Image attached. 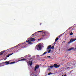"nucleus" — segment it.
<instances>
[{
	"label": "nucleus",
	"mask_w": 76,
	"mask_h": 76,
	"mask_svg": "<svg viewBox=\"0 0 76 76\" xmlns=\"http://www.w3.org/2000/svg\"><path fill=\"white\" fill-rule=\"evenodd\" d=\"M10 61H6L5 62H3V63H4V64H6L7 65L8 64H14V63H16V62L14 61L10 63Z\"/></svg>",
	"instance_id": "f03ea898"
},
{
	"label": "nucleus",
	"mask_w": 76,
	"mask_h": 76,
	"mask_svg": "<svg viewBox=\"0 0 76 76\" xmlns=\"http://www.w3.org/2000/svg\"><path fill=\"white\" fill-rule=\"evenodd\" d=\"M51 45L49 46L48 47V48H47V50H49V49H51Z\"/></svg>",
	"instance_id": "9b49d317"
},
{
	"label": "nucleus",
	"mask_w": 76,
	"mask_h": 76,
	"mask_svg": "<svg viewBox=\"0 0 76 76\" xmlns=\"http://www.w3.org/2000/svg\"><path fill=\"white\" fill-rule=\"evenodd\" d=\"M54 44H56V42H54Z\"/></svg>",
	"instance_id": "cd10ccee"
},
{
	"label": "nucleus",
	"mask_w": 76,
	"mask_h": 76,
	"mask_svg": "<svg viewBox=\"0 0 76 76\" xmlns=\"http://www.w3.org/2000/svg\"><path fill=\"white\" fill-rule=\"evenodd\" d=\"M43 31H38L37 32H43Z\"/></svg>",
	"instance_id": "a211bd4d"
},
{
	"label": "nucleus",
	"mask_w": 76,
	"mask_h": 76,
	"mask_svg": "<svg viewBox=\"0 0 76 76\" xmlns=\"http://www.w3.org/2000/svg\"><path fill=\"white\" fill-rule=\"evenodd\" d=\"M26 60V59L23 58L19 60V61H25V60Z\"/></svg>",
	"instance_id": "4468645a"
},
{
	"label": "nucleus",
	"mask_w": 76,
	"mask_h": 76,
	"mask_svg": "<svg viewBox=\"0 0 76 76\" xmlns=\"http://www.w3.org/2000/svg\"><path fill=\"white\" fill-rule=\"evenodd\" d=\"M74 48V47H72L70 49H69L68 50V51H71V50H72Z\"/></svg>",
	"instance_id": "f8f14e48"
},
{
	"label": "nucleus",
	"mask_w": 76,
	"mask_h": 76,
	"mask_svg": "<svg viewBox=\"0 0 76 76\" xmlns=\"http://www.w3.org/2000/svg\"><path fill=\"white\" fill-rule=\"evenodd\" d=\"M58 37H57L56 39H55V42H57V40H58Z\"/></svg>",
	"instance_id": "2eb2a0df"
},
{
	"label": "nucleus",
	"mask_w": 76,
	"mask_h": 76,
	"mask_svg": "<svg viewBox=\"0 0 76 76\" xmlns=\"http://www.w3.org/2000/svg\"><path fill=\"white\" fill-rule=\"evenodd\" d=\"M39 65H36L34 68V72H36L37 69H39Z\"/></svg>",
	"instance_id": "39448f33"
},
{
	"label": "nucleus",
	"mask_w": 76,
	"mask_h": 76,
	"mask_svg": "<svg viewBox=\"0 0 76 76\" xmlns=\"http://www.w3.org/2000/svg\"><path fill=\"white\" fill-rule=\"evenodd\" d=\"M37 32L35 33L34 34H32V35H33V36L34 35V34H37Z\"/></svg>",
	"instance_id": "4be33fe9"
},
{
	"label": "nucleus",
	"mask_w": 76,
	"mask_h": 76,
	"mask_svg": "<svg viewBox=\"0 0 76 76\" xmlns=\"http://www.w3.org/2000/svg\"><path fill=\"white\" fill-rule=\"evenodd\" d=\"M57 64H54L53 67L55 68H58V67H60V65H57Z\"/></svg>",
	"instance_id": "6e6552de"
},
{
	"label": "nucleus",
	"mask_w": 76,
	"mask_h": 76,
	"mask_svg": "<svg viewBox=\"0 0 76 76\" xmlns=\"http://www.w3.org/2000/svg\"><path fill=\"white\" fill-rule=\"evenodd\" d=\"M13 54V53L9 54L7 56V57H9V56H12V54Z\"/></svg>",
	"instance_id": "ddd939ff"
},
{
	"label": "nucleus",
	"mask_w": 76,
	"mask_h": 76,
	"mask_svg": "<svg viewBox=\"0 0 76 76\" xmlns=\"http://www.w3.org/2000/svg\"><path fill=\"white\" fill-rule=\"evenodd\" d=\"M47 57L48 58H50V57H51V56H47Z\"/></svg>",
	"instance_id": "412c9836"
},
{
	"label": "nucleus",
	"mask_w": 76,
	"mask_h": 76,
	"mask_svg": "<svg viewBox=\"0 0 76 76\" xmlns=\"http://www.w3.org/2000/svg\"><path fill=\"white\" fill-rule=\"evenodd\" d=\"M35 48H36L38 51H39V50H41V46L39 45H37L35 47Z\"/></svg>",
	"instance_id": "7ed1b4c3"
},
{
	"label": "nucleus",
	"mask_w": 76,
	"mask_h": 76,
	"mask_svg": "<svg viewBox=\"0 0 76 76\" xmlns=\"http://www.w3.org/2000/svg\"><path fill=\"white\" fill-rule=\"evenodd\" d=\"M49 67H50V68H53V66H48Z\"/></svg>",
	"instance_id": "f3484780"
},
{
	"label": "nucleus",
	"mask_w": 76,
	"mask_h": 76,
	"mask_svg": "<svg viewBox=\"0 0 76 76\" xmlns=\"http://www.w3.org/2000/svg\"><path fill=\"white\" fill-rule=\"evenodd\" d=\"M54 46L51 47L50 49H54Z\"/></svg>",
	"instance_id": "dca6fc26"
},
{
	"label": "nucleus",
	"mask_w": 76,
	"mask_h": 76,
	"mask_svg": "<svg viewBox=\"0 0 76 76\" xmlns=\"http://www.w3.org/2000/svg\"><path fill=\"white\" fill-rule=\"evenodd\" d=\"M69 29H72V27H70V28H69Z\"/></svg>",
	"instance_id": "bb28decb"
},
{
	"label": "nucleus",
	"mask_w": 76,
	"mask_h": 76,
	"mask_svg": "<svg viewBox=\"0 0 76 76\" xmlns=\"http://www.w3.org/2000/svg\"><path fill=\"white\" fill-rule=\"evenodd\" d=\"M34 57H35V56H34Z\"/></svg>",
	"instance_id": "72a5a7b5"
},
{
	"label": "nucleus",
	"mask_w": 76,
	"mask_h": 76,
	"mask_svg": "<svg viewBox=\"0 0 76 76\" xmlns=\"http://www.w3.org/2000/svg\"><path fill=\"white\" fill-rule=\"evenodd\" d=\"M32 61H33L31 60V61H29L28 62V64H30V66H32Z\"/></svg>",
	"instance_id": "1a4fd4ad"
},
{
	"label": "nucleus",
	"mask_w": 76,
	"mask_h": 76,
	"mask_svg": "<svg viewBox=\"0 0 76 76\" xmlns=\"http://www.w3.org/2000/svg\"><path fill=\"white\" fill-rule=\"evenodd\" d=\"M50 68H49L48 69V70H50Z\"/></svg>",
	"instance_id": "5701e85b"
},
{
	"label": "nucleus",
	"mask_w": 76,
	"mask_h": 76,
	"mask_svg": "<svg viewBox=\"0 0 76 76\" xmlns=\"http://www.w3.org/2000/svg\"><path fill=\"white\" fill-rule=\"evenodd\" d=\"M50 73H51L50 72Z\"/></svg>",
	"instance_id": "f704fd0d"
},
{
	"label": "nucleus",
	"mask_w": 76,
	"mask_h": 76,
	"mask_svg": "<svg viewBox=\"0 0 76 76\" xmlns=\"http://www.w3.org/2000/svg\"><path fill=\"white\" fill-rule=\"evenodd\" d=\"M60 37H61V35H60Z\"/></svg>",
	"instance_id": "473e14b6"
},
{
	"label": "nucleus",
	"mask_w": 76,
	"mask_h": 76,
	"mask_svg": "<svg viewBox=\"0 0 76 76\" xmlns=\"http://www.w3.org/2000/svg\"><path fill=\"white\" fill-rule=\"evenodd\" d=\"M51 75V74L48 73V75Z\"/></svg>",
	"instance_id": "393cba45"
},
{
	"label": "nucleus",
	"mask_w": 76,
	"mask_h": 76,
	"mask_svg": "<svg viewBox=\"0 0 76 76\" xmlns=\"http://www.w3.org/2000/svg\"><path fill=\"white\" fill-rule=\"evenodd\" d=\"M60 35H61V34L58 36V37H60Z\"/></svg>",
	"instance_id": "b1692460"
},
{
	"label": "nucleus",
	"mask_w": 76,
	"mask_h": 76,
	"mask_svg": "<svg viewBox=\"0 0 76 76\" xmlns=\"http://www.w3.org/2000/svg\"><path fill=\"white\" fill-rule=\"evenodd\" d=\"M5 52H6V50H4L3 51L1 52V53H0V55H2L3 53H5Z\"/></svg>",
	"instance_id": "9d476101"
},
{
	"label": "nucleus",
	"mask_w": 76,
	"mask_h": 76,
	"mask_svg": "<svg viewBox=\"0 0 76 76\" xmlns=\"http://www.w3.org/2000/svg\"><path fill=\"white\" fill-rule=\"evenodd\" d=\"M42 25V23H40V25Z\"/></svg>",
	"instance_id": "a878e982"
},
{
	"label": "nucleus",
	"mask_w": 76,
	"mask_h": 76,
	"mask_svg": "<svg viewBox=\"0 0 76 76\" xmlns=\"http://www.w3.org/2000/svg\"><path fill=\"white\" fill-rule=\"evenodd\" d=\"M30 39V40L26 41V42H24V43L23 44L24 45V47L26 46V45H28V44H32L33 43H32V41H35V39L34 38H28V39Z\"/></svg>",
	"instance_id": "f257e3e1"
},
{
	"label": "nucleus",
	"mask_w": 76,
	"mask_h": 76,
	"mask_svg": "<svg viewBox=\"0 0 76 76\" xmlns=\"http://www.w3.org/2000/svg\"><path fill=\"white\" fill-rule=\"evenodd\" d=\"M70 35H73V33L72 32H71L70 33Z\"/></svg>",
	"instance_id": "6ab92c4d"
},
{
	"label": "nucleus",
	"mask_w": 76,
	"mask_h": 76,
	"mask_svg": "<svg viewBox=\"0 0 76 76\" xmlns=\"http://www.w3.org/2000/svg\"><path fill=\"white\" fill-rule=\"evenodd\" d=\"M42 32L44 34H45L44 35H42V37H45V36H46V35L48 34V33L46 31L43 32Z\"/></svg>",
	"instance_id": "0eeeda50"
},
{
	"label": "nucleus",
	"mask_w": 76,
	"mask_h": 76,
	"mask_svg": "<svg viewBox=\"0 0 76 76\" xmlns=\"http://www.w3.org/2000/svg\"><path fill=\"white\" fill-rule=\"evenodd\" d=\"M67 76V75H66H66H65L64 76Z\"/></svg>",
	"instance_id": "c85d7f7f"
},
{
	"label": "nucleus",
	"mask_w": 76,
	"mask_h": 76,
	"mask_svg": "<svg viewBox=\"0 0 76 76\" xmlns=\"http://www.w3.org/2000/svg\"><path fill=\"white\" fill-rule=\"evenodd\" d=\"M76 39H75L73 40V39H71L70 40L69 42L68 43V44H70L71 42H73L74 41H76Z\"/></svg>",
	"instance_id": "423d86ee"
},
{
	"label": "nucleus",
	"mask_w": 76,
	"mask_h": 76,
	"mask_svg": "<svg viewBox=\"0 0 76 76\" xmlns=\"http://www.w3.org/2000/svg\"><path fill=\"white\" fill-rule=\"evenodd\" d=\"M38 41H39V39H38Z\"/></svg>",
	"instance_id": "7c9ffc66"
},
{
	"label": "nucleus",
	"mask_w": 76,
	"mask_h": 76,
	"mask_svg": "<svg viewBox=\"0 0 76 76\" xmlns=\"http://www.w3.org/2000/svg\"><path fill=\"white\" fill-rule=\"evenodd\" d=\"M51 49H50L49 50H47L46 52H45V53H43L42 55V56L43 55H44L47 53L48 52V53H50V52H51Z\"/></svg>",
	"instance_id": "20e7f679"
},
{
	"label": "nucleus",
	"mask_w": 76,
	"mask_h": 76,
	"mask_svg": "<svg viewBox=\"0 0 76 76\" xmlns=\"http://www.w3.org/2000/svg\"><path fill=\"white\" fill-rule=\"evenodd\" d=\"M64 76V75H62V76Z\"/></svg>",
	"instance_id": "2f4dec72"
},
{
	"label": "nucleus",
	"mask_w": 76,
	"mask_h": 76,
	"mask_svg": "<svg viewBox=\"0 0 76 76\" xmlns=\"http://www.w3.org/2000/svg\"><path fill=\"white\" fill-rule=\"evenodd\" d=\"M19 44H18V45H17V46H15V47L16 48L17 47H18V46H19Z\"/></svg>",
	"instance_id": "aec40b11"
},
{
	"label": "nucleus",
	"mask_w": 76,
	"mask_h": 76,
	"mask_svg": "<svg viewBox=\"0 0 76 76\" xmlns=\"http://www.w3.org/2000/svg\"><path fill=\"white\" fill-rule=\"evenodd\" d=\"M69 67H68L67 68V69H69Z\"/></svg>",
	"instance_id": "c756f323"
}]
</instances>
